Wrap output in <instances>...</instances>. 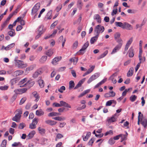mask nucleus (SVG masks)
<instances>
[{"mask_svg": "<svg viewBox=\"0 0 147 147\" xmlns=\"http://www.w3.org/2000/svg\"><path fill=\"white\" fill-rule=\"evenodd\" d=\"M17 57H16L14 61L15 63L16 66L19 68H23L26 67L28 65L26 63H25L23 61L18 60L17 59Z\"/></svg>", "mask_w": 147, "mask_h": 147, "instance_id": "nucleus-1", "label": "nucleus"}, {"mask_svg": "<svg viewBox=\"0 0 147 147\" xmlns=\"http://www.w3.org/2000/svg\"><path fill=\"white\" fill-rule=\"evenodd\" d=\"M105 30V28L104 26H101L100 25H97L95 28L94 31L97 33L96 35H98L100 33H101L104 32Z\"/></svg>", "mask_w": 147, "mask_h": 147, "instance_id": "nucleus-2", "label": "nucleus"}, {"mask_svg": "<svg viewBox=\"0 0 147 147\" xmlns=\"http://www.w3.org/2000/svg\"><path fill=\"white\" fill-rule=\"evenodd\" d=\"M89 46V42L87 41L83 46L82 48L79 51L78 53L79 55L83 54L85 52L84 51Z\"/></svg>", "mask_w": 147, "mask_h": 147, "instance_id": "nucleus-3", "label": "nucleus"}, {"mask_svg": "<svg viewBox=\"0 0 147 147\" xmlns=\"http://www.w3.org/2000/svg\"><path fill=\"white\" fill-rule=\"evenodd\" d=\"M100 76V74L98 73H97L94 74L92 75L90 78L87 81V83L90 84L93 81L97 78Z\"/></svg>", "mask_w": 147, "mask_h": 147, "instance_id": "nucleus-4", "label": "nucleus"}, {"mask_svg": "<svg viewBox=\"0 0 147 147\" xmlns=\"http://www.w3.org/2000/svg\"><path fill=\"white\" fill-rule=\"evenodd\" d=\"M118 116L116 113H115L111 117L107 119V121L108 123H111L115 122L116 121Z\"/></svg>", "mask_w": 147, "mask_h": 147, "instance_id": "nucleus-5", "label": "nucleus"}, {"mask_svg": "<svg viewBox=\"0 0 147 147\" xmlns=\"http://www.w3.org/2000/svg\"><path fill=\"white\" fill-rule=\"evenodd\" d=\"M37 119L35 118L33 119L32 123L30 124L29 128L32 129H35L36 128V125L37 124Z\"/></svg>", "mask_w": 147, "mask_h": 147, "instance_id": "nucleus-6", "label": "nucleus"}, {"mask_svg": "<svg viewBox=\"0 0 147 147\" xmlns=\"http://www.w3.org/2000/svg\"><path fill=\"white\" fill-rule=\"evenodd\" d=\"M27 89L26 88H24L21 89H18L15 90L14 92L15 93H18V94H21L25 92Z\"/></svg>", "mask_w": 147, "mask_h": 147, "instance_id": "nucleus-7", "label": "nucleus"}, {"mask_svg": "<svg viewBox=\"0 0 147 147\" xmlns=\"http://www.w3.org/2000/svg\"><path fill=\"white\" fill-rule=\"evenodd\" d=\"M115 93L113 91H110L105 94L104 96L105 98L113 97L115 95Z\"/></svg>", "mask_w": 147, "mask_h": 147, "instance_id": "nucleus-8", "label": "nucleus"}, {"mask_svg": "<svg viewBox=\"0 0 147 147\" xmlns=\"http://www.w3.org/2000/svg\"><path fill=\"white\" fill-rule=\"evenodd\" d=\"M35 83L34 81L32 80H28L26 83H25V85H26V86L28 88H30L33 86Z\"/></svg>", "mask_w": 147, "mask_h": 147, "instance_id": "nucleus-9", "label": "nucleus"}, {"mask_svg": "<svg viewBox=\"0 0 147 147\" xmlns=\"http://www.w3.org/2000/svg\"><path fill=\"white\" fill-rule=\"evenodd\" d=\"M61 57H55L53 59L51 63L53 65H56L57 64V62L61 60Z\"/></svg>", "mask_w": 147, "mask_h": 147, "instance_id": "nucleus-10", "label": "nucleus"}, {"mask_svg": "<svg viewBox=\"0 0 147 147\" xmlns=\"http://www.w3.org/2000/svg\"><path fill=\"white\" fill-rule=\"evenodd\" d=\"M133 41L132 38H131L127 41L125 48V51H127L130 45L131 44Z\"/></svg>", "mask_w": 147, "mask_h": 147, "instance_id": "nucleus-11", "label": "nucleus"}, {"mask_svg": "<svg viewBox=\"0 0 147 147\" xmlns=\"http://www.w3.org/2000/svg\"><path fill=\"white\" fill-rule=\"evenodd\" d=\"M46 29L44 28V26L42 25H40L38 28V31L39 33L42 34L45 32Z\"/></svg>", "mask_w": 147, "mask_h": 147, "instance_id": "nucleus-12", "label": "nucleus"}, {"mask_svg": "<svg viewBox=\"0 0 147 147\" xmlns=\"http://www.w3.org/2000/svg\"><path fill=\"white\" fill-rule=\"evenodd\" d=\"M123 29H126L127 30H130L133 29L132 26L128 23L125 22L124 23Z\"/></svg>", "mask_w": 147, "mask_h": 147, "instance_id": "nucleus-13", "label": "nucleus"}, {"mask_svg": "<svg viewBox=\"0 0 147 147\" xmlns=\"http://www.w3.org/2000/svg\"><path fill=\"white\" fill-rule=\"evenodd\" d=\"M27 80V78H25L21 80L19 82V85L20 86V87H23L26 86V85H25L24 84Z\"/></svg>", "mask_w": 147, "mask_h": 147, "instance_id": "nucleus-14", "label": "nucleus"}, {"mask_svg": "<svg viewBox=\"0 0 147 147\" xmlns=\"http://www.w3.org/2000/svg\"><path fill=\"white\" fill-rule=\"evenodd\" d=\"M141 123L143 126L144 128H146L147 126V119L141 118Z\"/></svg>", "mask_w": 147, "mask_h": 147, "instance_id": "nucleus-15", "label": "nucleus"}, {"mask_svg": "<svg viewBox=\"0 0 147 147\" xmlns=\"http://www.w3.org/2000/svg\"><path fill=\"white\" fill-rule=\"evenodd\" d=\"M18 81V80L16 78H13L11 80L10 83L11 85V88L12 89L14 88L13 85L17 83Z\"/></svg>", "mask_w": 147, "mask_h": 147, "instance_id": "nucleus-16", "label": "nucleus"}, {"mask_svg": "<svg viewBox=\"0 0 147 147\" xmlns=\"http://www.w3.org/2000/svg\"><path fill=\"white\" fill-rule=\"evenodd\" d=\"M44 114V112L42 109L37 110L36 112V115L38 116H40L43 115Z\"/></svg>", "mask_w": 147, "mask_h": 147, "instance_id": "nucleus-17", "label": "nucleus"}, {"mask_svg": "<svg viewBox=\"0 0 147 147\" xmlns=\"http://www.w3.org/2000/svg\"><path fill=\"white\" fill-rule=\"evenodd\" d=\"M45 123L50 125H55L57 123V122L54 121L48 120L45 121Z\"/></svg>", "mask_w": 147, "mask_h": 147, "instance_id": "nucleus-18", "label": "nucleus"}, {"mask_svg": "<svg viewBox=\"0 0 147 147\" xmlns=\"http://www.w3.org/2000/svg\"><path fill=\"white\" fill-rule=\"evenodd\" d=\"M23 71L21 70H18L16 71L13 74V75L14 76H17L21 75L23 74Z\"/></svg>", "mask_w": 147, "mask_h": 147, "instance_id": "nucleus-19", "label": "nucleus"}, {"mask_svg": "<svg viewBox=\"0 0 147 147\" xmlns=\"http://www.w3.org/2000/svg\"><path fill=\"white\" fill-rule=\"evenodd\" d=\"M77 5L79 9L81 10L83 5V3L82 0H78L77 2Z\"/></svg>", "mask_w": 147, "mask_h": 147, "instance_id": "nucleus-20", "label": "nucleus"}, {"mask_svg": "<svg viewBox=\"0 0 147 147\" xmlns=\"http://www.w3.org/2000/svg\"><path fill=\"white\" fill-rule=\"evenodd\" d=\"M129 56L130 57H133L134 55V49L132 47H131L129 49L128 52Z\"/></svg>", "mask_w": 147, "mask_h": 147, "instance_id": "nucleus-21", "label": "nucleus"}, {"mask_svg": "<svg viewBox=\"0 0 147 147\" xmlns=\"http://www.w3.org/2000/svg\"><path fill=\"white\" fill-rule=\"evenodd\" d=\"M38 129L39 133L42 135H43L45 134L46 130L45 129L41 127H39Z\"/></svg>", "mask_w": 147, "mask_h": 147, "instance_id": "nucleus-22", "label": "nucleus"}, {"mask_svg": "<svg viewBox=\"0 0 147 147\" xmlns=\"http://www.w3.org/2000/svg\"><path fill=\"white\" fill-rule=\"evenodd\" d=\"M35 134L36 132L34 130L30 132L27 136V138H28V139H29L32 138Z\"/></svg>", "mask_w": 147, "mask_h": 147, "instance_id": "nucleus-23", "label": "nucleus"}, {"mask_svg": "<svg viewBox=\"0 0 147 147\" xmlns=\"http://www.w3.org/2000/svg\"><path fill=\"white\" fill-rule=\"evenodd\" d=\"M69 61L71 63L73 62L74 64L76 65L78 61V58L75 57L71 58L69 59Z\"/></svg>", "mask_w": 147, "mask_h": 147, "instance_id": "nucleus-24", "label": "nucleus"}, {"mask_svg": "<svg viewBox=\"0 0 147 147\" xmlns=\"http://www.w3.org/2000/svg\"><path fill=\"white\" fill-rule=\"evenodd\" d=\"M121 48V47H120L116 45L115 47L113 49L112 52H111V54H113L116 52H117V51H119Z\"/></svg>", "mask_w": 147, "mask_h": 147, "instance_id": "nucleus-25", "label": "nucleus"}, {"mask_svg": "<svg viewBox=\"0 0 147 147\" xmlns=\"http://www.w3.org/2000/svg\"><path fill=\"white\" fill-rule=\"evenodd\" d=\"M86 101L84 100H82L81 101V103L82 104H84L81 107H78L77 108V110H82L84 109L86 107V105H85Z\"/></svg>", "mask_w": 147, "mask_h": 147, "instance_id": "nucleus-26", "label": "nucleus"}, {"mask_svg": "<svg viewBox=\"0 0 147 147\" xmlns=\"http://www.w3.org/2000/svg\"><path fill=\"white\" fill-rule=\"evenodd\" d=\"M36 66L35 64H34L28 67L26 69V71H29L32 70Z\"/></svg>", "mask_w": 147, "mask_h": 147, "instance_id": "nucleus-27", "label": "nucleus"}, {"mask_svg": "<svg viewBox=\"0 0 147 147\" xmlns=\"http://www.w3.org/2000/svg\"><path fill=\"white\" fill-rule=\"evenodd\" d=\"M98 35H96L95 36L92 37L90 40V42L91 44H93L96 41L98 37Z\"/></svg>", "mask_w": 147, "mask_h": 147, "instance_id": "nucleus-28", "label": "nucleus"}, {"mask_svg": "<svg viewBox=\"0 0 147 147\" xmlns=\"http://www.w3.org/2000/svg\"><path fill=\"white\" fill-rule=\"evenodd\" d=\"M15 45V44L14 43L11 44L5 47L4 49L7 51L9 50L14 47Z\"/></svg>", "mask_w": 147, "mask_h": 147, "instance_id": "nucleus-29", "label": "nucleus"}, {"mask_svg": "<svg viewBox=\"0 0 147 147\" xmlns=\"http://www.w3.org/2000/svg\"><path fill=\"white\" fill-rule=\"evenodd\" d=\"M117 75V73H115L113 74L109 78L110 80H112V82L114 84H115L117 82V80H113L114 77L116 76Z\"/></svg>", "mask_w": 147, "mask_h": 147, "instance_id": "nucleus-30", "label": "nucleus"}, {"mask_svg": "<svg viewBox=\"0 0 147 147\" xmlns=\"http://www.w3.org/2000/svg\"><path fill=\"white\" fill-rule=\"evenodd\" d=\"M134 68L133 67H131L130 68L129 70L127 72V76L128 77H130L134 73Z\"/></svg>", "mask_w": 147, "mask_h": 147, "instance_id": "nucleus-31", "label": "nucleus"}, {"mask_svg": "<svg viewBox=\"0 0 147 147\" xmlns=\"http://www.w3.org/2000/svg\"><path fill=\"white\" fill-rule=\"evenodd\" d=\"M8 34L11 37H13L16 35L15 30L11 29L10 31L8 32Z\"/></svg>", "mask_w": 147, "mask_h": 147, "instance_id": "nucleus-32", "label": "nucleus"}, {"mask_svg": "<svg viewBox=\"0 0 147 147\" xmlns=\"http://www.w3.org/2000/svg\"><path fill=\"white\" fill-rule=\"evenodd\" d=\"M60 115V113L56 112H52L48 114V116L49 117H53L58 116Z\"/></svg>", "mask_w": 147, "mask_h": 147, "instance_id": "nucleus-33", "label": "nucleus"}, {"mask_svg": "<svg viewBox=\"0 0 147 147\" xmlns=\"http://www.w3.org/2000/svg\"><path fill=\"white\" fill-rule=\"evenodd\" d=\"M108 53V51L107 50L106 51L103 53L101 54L99 56L97 57V59H101L102 58H103Z\"/></svg>", "mask_w": 147, "mask_h": 147, "instance_id": "nucleus-34", "label": "nucleus"}, {"mask_svg": "<svg viewBox=\"0 0 147 147\" xmlns=\"http://www.w3.org/2000/svg\"><path fill=\"white\" fill-rule=\"evenodd\" d=\"M45 54L49 57H50L53 54V50L52 49H50L48 51L46 52Z\"/></svg>", "mask_w": 147, "mask_h": 147, "instance_id": "nucleus-35", "label": "nucleus"}, {"mask_svg": "<svg viewBox=\"0 0 147 147\" xmlns=\"http://www.w3.org/2000/svg\"><path fill=\"white\" fill-rule=\"evenodd\" d=\"M52 12V10H51L47 13L46 17L47 19L50 20L52 18L51 15Z\"/></svg>", "mask_w": 147, "mask_h": 147, "instance_id": "nucleus-36", "label": "nucleus"}, {"mask_svg": "<svg viewBox=\"0 0 147 147\" xmlns=\"http://www.w3.org/2000/svg\"><path fill=\"white\" fill-rule=\"evenodd\" d=\"M16 113V115L19 117H21V114L22 113V110L20 109L17 110L15 112Z\"/></svg>", "mask_w": 147, "mask_h": 147, "instance_id": "nucleus-37", "label": "nucleus"}, {"mask_svg": "<svg viewBox=\"0 0 147 147\" xmlns=\"http://www.w3.org/2000/svg\"><path fill=\"white\" fill-rule=\"evenodd\" d=\"M115 24L116 26L119 27L123 29L124 23H123L120 22H115Z\"/></svg>", "mask_w": 147, "mask_h": 147, "instance_id": "nucleus-38", "label": "nucleus"}, {"mask_svg": "<svg viewBox=\"0 0 147 147\" xmlns=\"http://www.w3.org/2000/svg\"><path fill=\"white\" fill-rule=\"evenodd\" d=\"M47 57L46 56H42L39 60L40 62L41 63H44L47 60Z\"/></svg>", "mask_w": 147, "mask_h": 147, "instance_id": "nucleus-39", "label": "nucleus"}, {"mask_svg": "<svg viewBox=\"0 0 147 147\" xmlns=\"http://www.w3.org/2000/svg\"><path fill=\"white\" fill-rule=\"evenodd\" d=\"M115 40L118 43V44L117 45L120 47H121L123 43V41L122 39L121 38H119Z\"/></svg>", "mask_w": 147, "mask_h": 147, "instance_id": "nucleus-40", "label": "nucleus"}, {"mask_svg": "<svg viewBox=\"0 0 147 147\" xmlns=\"http://www.w3.org/2000/svg\"><path fill=\"white\" fill-rule=\"evenodd\" d=\"M75 85V84L74 81L72 80L70 81L69 83V90H71L72 88H73Z\"/></svg>", "mask_w": 147, "mask_h": 147, "instance_id": "nucleus-41", "label": "nucleus"}, {"mask_svg": "<svg viewBox=\"0 0 147 147\" xmlns=\"http://www.w3.org/2000/svg\"><path fill=\"white\" fill-rule=\"evenodd\" d=\"M39 85L41 88H43L44 86V83L43 80L40 79L38 81Z\"/></svg>", "mask_w": 147, "mask_h": 147, "instance_id": "nucleus-42", "label": "nucleus"}, {"mask_svg": "<svg viewBox=\"0 0 147 147\" xmlns=\"http://www.w3.org/2000/svg\"><path fill=\"white\" fill-rule=\"evenodd\" d=\"M32 94L35 98H36L35 101L36 102L38 101L39 99V97L37 92H34L32 93Z\"/></svg>", "mask_w": 147, "mask_h": 147, "instance_id": "nucleus-43", "label": "nucleus"}, {"mask_svg": "<svg viewBox=\"0 0 147 147\" xmlns=\"http://www.w3.org/2000/svg\"><path fill=\"white\" fill-rule=\"evenodd\" d=\"M21 117L16 115L12 118V120L13 121H15L17 122L19 121Z\"/></svg>", "mask_w": 147, "mask_h": 147, "instance_id": "nucleus-44", "label": "nucleus"}, {"mask_svg": "<svg viewBox=\"0 0 147 147\" xmlns=\"http://www.w3.org/2000/svg\"><path fill=\"white\" fill-rule=\"evenodd\" d=\"M41 73V71H38L35 72L33 75V78H35L37 77L39 75H40Z\"/></svg>", "mask_w": 147, "mask_h": 147, "instance_id": "nucleus-45", "label": "nucleus"}, {"mask_svg": "<svg viewBox=\"0 0 147 147\" xmlns=\"http://www.w3.org/2000/svg\"><path fill=\"white\" fill-rule=\"evenodd\" d=\"M137 99V96L135 95H132L129 98V100L131 102H134Z\"/></svg>", "mask_w": 147, "mask_h": 147, "instance_id": "nucleus-46", "label": "nucleus"}, {"mask_svg": "<svg viewBox=\"0 0 147 147\" xmlns=\"http://www.w3.org/2000/svg\"><path fill=\"white\" fill-rule=\"evenodd\" d=\"M115 142L114 139L113 138H110L108 142V143L111 145H113L115 143Z\"/></svg>", "mask_w": 147, "mask_h": 147, "instance_id": "nucleus-47", "label": "nucleus"}, {"mask_svg": "<svg viewBox=\"0 0 147 147\" xmlns=\"http://www.w3.org/2000/svg\"><path fill=\"white\" fill-rule=\"evenodd\" d=\"M8 88V86L6 85L0 86V89L2 90H7Z\"/></svg>", "mask_w": 147, "mask_h": 147, "instance_id": "nucleus-48", "label": "nucleus"}, {"mask_svg": "<svg viewBox=\"0 0 147 147\" xmlns=\"http://www.w3.org/2000/svg\"><path fill=\"white\" fill-rule=\"evenodd\" d=\"M132 89L131 88H129L127 89H126L122 93V96H125L126 95L127 92H128L130 90Z\"/></svg>", "mask_w": 147, "mask_h": 147, "instance_id": "nucleus-49", "label": "nucleus"}, {"mask_svg": "<svg viewBox=\"0 0 147 147\" xmlns=\"http://www.w3.org/2000/svg\"><path fill=\"white\" fill-rule=\"evenodd\" d=\"M26 126L25 124L23 123H20L19 125L18 128L20 129H23Z\"/></svg>", "mask_w": 147, "mask_h": 147, "instance_id": "nucleus-50", "label": "nucleus"}, {"mask_svg": "<svg viewBox=\"0 0 147 147\" xmlns=\"http://www.w3.org/2000/svg\"><path fill=\"white\" fill-rule=\"evenodd\" d=\"M26 100V97L23 98L20 100L19 103L20 105H22L23 104Z\"/></svg>", "mask_w": 147, "mask_h": 147, "instance_id": "nucleus-51", "label": "nucleus"}, {"mask_svg": "<svg viewBox=\"0 0 147 147\" xmlns=\"http://www.w3.org/2000/svg\"><path fill=\"white\" fill-rule=\"evenodd\" d=\"M22 146V144L20 142H15L12 144V146Z\"/></svg>", "mask_w": 147, "mask_h": 147, "instance_id": "nucleus-52", "label": "nucleus"}, {"mask_svg": "<svg viewBox=\"0 0 147 147\" xmlns=\"http://www.w3.org/2000/svg\"><path fill=\"white\" fill-rule=\"evenodd\" d=\"M65 90V87L64 86H62L58 89V90L59 92L61 93H63V91Z\"/></svg>", "mask_w": 147, "mask_h": 147, "instance_id": "nucleus-53", "label": "nucleus"}, {"mask_svg": "<svg viewBox=\"0 0 147 147\" xmlns=\"http://www.w3.org/2000/svg\"><path fill=\"white\" fill-rule=\"evenodd\" d=\"M6 144L7 140H4L2 141L0 145L4 146V147H6Z\"/></svg>", "mask_w": 147, "mask_h": 147, "instance_id": "nucleus-54", "label": "nucleus"}, {"mask_svg": "<svg viewBox=\"0 0 147 147\" xmlns=\"http://www.w3.org/2000/svg\"><path fill=\"white\" fill-rule=\"evenodd\" d=\"M94 68V66H92L86 72L89 74L91 73L93 70Z\"/></svg>", "mask_w": 147, "mask_h": 147, "instance_id": "nucleus-55", "label": "nucleus"}, {"mask_svg": "<svg viewBox=\"0 0 147 147\" xmlns=\"http://www.w3.org/2000/svg\"><path fill=\"white\" fill-rule=\"evenodd\" d=\"M113 131L112 130H110L109 131H107L105 134V136L108 135H112L113 134Z\"/></svg>", "mask_w": 147, "mask_h": 147, "instance_id": "nucleus-56", "label": "nucleus"}, {"mask_svg": "<svg viewBox=\"0 0 147 147\" xmlns=\"http://www.w3.org/2000/svg\"><path fill=\"white\" fill-rule=\"evenodd\" d=\"M7 23L6 21L4 22L1 25V30H2L7 26Z\"/></svg>", "mask_w": 147, "mask_h": 147, "instance_id": "nucleus-57", "label": "nucleus"}, {"mask_svg": "<svg viewBox=\"0 0 147 147\" xmlns=\"http://www.w3.org/2000/svg\"><path fill=\"white\" fill-rule=\"evenodd\" d=\"M31 106V104L30 103H28L25 107V108L27 110L29 109Z\"/></svg>", "mask_w": 147, "mask_h": 147, "instance_id": "nucleus-58", "label": "nucleus"}, {"mask_svg": "<svg viewBox=\"0 0 147 147\" xmlns=\"http://www.w3.org/2000/svg\"><path fill=\"white\" fill-rule=\"evenodd\" d=\"M38 10V9L33 7L32 10V14H34L36 13Z\"/></svg>", "mask_w": 147, "mask_h": 147, "instance_id": "nucleus-59", "label": "nucleus"}, {"mask_svg": "<svg viewBox=\"0 0 147 147\" xmlns=\"http://www.w3.org/2000/svg\"><path fill=\"white\" fill-rule=\"evenodd\" d=\"M112 104V100H110L107 101L106 103V105L107 106H110Z\"/></svg>", "mask_w": 147, "mask_h": 147, "instance_id": "nucleus-60", "label": "nucleus"}, {"mask_svg": "<svg viewBox=\"0 0 147 147\" xmlns=\"http://www.w3.org/2000/svg\"><path fill=\"white\" fill-rule=\"evenodd\" d=\"M78 42L76 41H75L73 44V47L74 48H76L78 46Z\"/></svg>", "mask_w": 147, "mask_h": 147, "instance_id": "nucleus-61", "label": "nucleus"}, {"mask_svg": "<svg viewBox=\"0 0 147 147\" xmlns=\"http://www.w3.org/2000/svg\"><path fill=\"white\" fill-rule=\"evenodd\" d=\"M94 138H92L91 140L89 141L88 144L89 145H92V144L93 143L94 141Z\"/></svg>", "mask_w": 147, "mask_h": 147, "instance_id": "nucleus-62", "label": "nucleus"}, {"mask_svg": "<svg viewBox=\"0 0 147 147\" xmlns=\"http://www.w3.org/2000/svg\"><path fill=\"white\" fill-rule=\"evenodd\" d=\"M71 72L73 76L74 77L76 78V73L75 71L74 70H72L71 71Z\"/></svg>", "mask_w": 147, "mask_h": 147, "instance_id": "nucleus-63", "label": "nucleus"}, {"mask_svg": "<svg viewBox=\"0 0 147 147\" xmlns=\"http://www.w3.org/2000/svg\"><path fill=\"white\" fill-rule=\"evenodd\" d=\"M40 6V4L39 3H38L36 4L34 7L39 9Z\"/></svg>", "mask_w": 147, "mask_h": 147, "instance_id": "nucleus-64", "label": "nucleus"}]
</instances>
